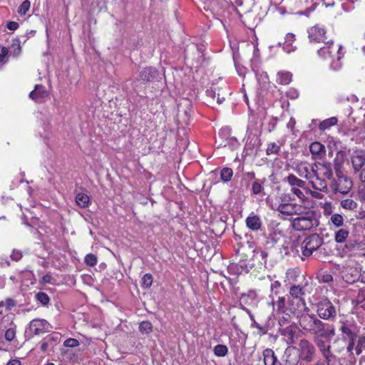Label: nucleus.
<instances>
[{"label": "nucleus", "mask_w": 365, "mask_h": 365, "mask_svg": "<svg viewBox=\"0 0 365 365\" xmlns=\"http://www.w3.org/2000/svg\"><path fill=\"white\" fill-rule=\"evenodd\" d=\"M299 324L304 331L314 335L331 338L336 334L333 325L324 324L314 315L303 314L299 317Z\"/></svg>", "instance_id": "obj_1"}, {"label": "nucleus", "mask_w": 365, "mask_h": 365, "mask_svg": "<svg viewBox=\"0 0 365 365\" xmlns=\"http://www.w3.org/2000/svg\"><path fill=\"white\" fill-rule=\"evenodd\" d=\"M341 48V46L334 45L332 40H329L324 43L323 47L317 51V53L322 58L331 61V67L337 70L341 67V63L339 61L344 56Z\"/></svg>", "instance_id": "obj_2"}, {"label": "nucleus", "mask_w": 365, "mask_h": 365, "mask_svg": "<svg viewBox=\"0 0 365 365\" xmlns=\"http://www.w3.org/2000/svg\"><path fill=\"white\" fill-rule=\"evenodd\" d=\"M302 210V214L292 220L291 226L296 231L303 232L311 230L319 225L316 212L313 210Z\"/></svg>", "instance_id": "obj_3"}, {"label": "nucleus", "mask_w": 365, "mask_h": 365, "mask_svg": "<svg viewBox=\"0 0 365 365\" xmlns=\"http://www.w3.org/2000/svg\"><path fill=\"white\" fill-rule=\"evenodd\" d=\"M323 243V239L318 234H312L302 242L300 248L302 255L309 257L318 250Z\"/></svg>", "instance_id": "obj_4"}, {"label": "nucleus", "mask_w": 365, "mask_h": 365, "mask_svg": "<svg viewBox=\"0 0 365 365\" xmlns=\"http://www.w3.org/2000/svg\"><path fill=\"white\" fill-rule=\"evenodd\" d=\"M299 357L301 361L305 363L312 362L316 355L314 345L306 339H300L298 344Z\"/></svg>", "instance_id": "obj_5"}, {"label": "nucleus", "mask_w": 365, "mask_h": 365, "mask_svg": "<svg viewBox=\"0 0 365 365\" xmlns=\"http://www.w3.org/2000/svg\"><path fill=\"white\" fill-rule=\"evenodd\" d=\"M317 312L321 319H332L336 315V308L327 298H323L317 304Z\"/></svg>", "instance_id": "obj_6"}, {"label": "nucleus", "mask_w": 365, "mask_h": 365, "mask_svg": "<svg viewBox=\"0 0 365 365\" xmlns=\"http://www.w3.org/2000/svg\"><path fill=\"white\" fill-rule=\"evenodd\" d=\"M191 102L188 99H181L178 104L177 118L182 125H187L190 120Z\"/></svg>", "instance_id": "obj_7"}, {"label": "nucleus", "mask_w": 365, "mask_h": 365, "mask_svg": "<svg viewBox=\"0 0 365 365\" xmlns=\"http://www.w3.org/2000/svg\"><path fill=\"white\" fill-rule=\"evenodd\" d=\"M352 186L353 182L350 178L345 175H339L332 185V189L335 193L339 192L343 195H346L349 192Z\"/></svg>", "instance_id": "obj_8"}, {"label": "nucleus", "mask_w": 365, "mask_h": 365, "mask_svg": "<svg viewBox=\"0 0 365 365\" xmlns=\"http://www.w3.org/2000/svg\"><path fill=\"white\" fill-rule=\"evenodd\" d=\"M322 337V336L315 335L313 341L323 357L329 363L334 356L331 351L330 343L324 341Z\"/></svg>", "instance_id": "obj_9"}, {"label": "nucleus", "mask_w": 365, "mask_h": 365, "mask_svg": "<svg viewBox=\"0 0 365 365\" xmlns=\"http://www.w3.org/2000/svg\"><path fill=\"white\" fill-rule=\"evenodd\" d=\"M305 210V207L296 203H286L284 202H280L277 208L280 214L287 216L302 214V210Z\"/></svg>", "instance_id": "obj_10"}, {"label": "nucleus", "mask_w": 365, "mask_h": 365, "mask_svg": "<svg viewBox=\"0 0 365 365\" xmlns=\"http://www.w3.org/2000/svg\"><path fill=\"white\" fill-rule=\"evenodd\" d=\"M326 33L324 27L315 25L308 30L309 41L312 43H325L327 39Z\"/></svg>", "instance_id": "obj_11"}, {"label": "nucleus", "mask_w": 365, "mask_h": 365, "mask_svg": "<svg viewBox=\"0 0 365 365\" xmlns=\"http://www.w3.org/2000/svg\"><path fill=\"white\" fill-rule=\"evenodd\" d=\"M50 328V324L44 319H36L32 320L29 324L30 331L36 335L49 331Z\"/></svg>", "instance_id": "obj_12"}, {"label": "nucleus", "mask_w": 365, "mask_h": 365, "mask_svg": "<svg viewBox=\"0 0 365 365\" xmlns=\"http://www.w3.org/2000/svg\"><path fill=\"white\" fill-rule=\"evenodd\" d=\"M314 168H312L313 175H318L319 176L331 180L333 178V172L330 163H320L314 165Z\"/></svg>", "instance_id": "obj_13"}, {"label": "nucleus", "mask_w": 365, "mask_h": 365, "mask_svg": "<svg viewBox=\"0 0 365 365\" xmlns=\"http://www.w3.org/2000/svg\"><path fill=\"white\" fill-rule=\"evenodd\" d=\"M157 75V71L151 67H148L143 68L139 76V79L137 80V81H135L134 83L135 84L134 86L137 87V82L140 81L142 83H147L153 81Z\"/></svg>", "instance_id": "obj_14"}, {"label": "nucleus", "mask_w": 365, "mask_h": 365, "mask_svg": "<svg viewBox=\"0 0 365 365\" xmlns=\"http://www.w3.org/2000/svg\"><path fill=\"white\" fill-rule=\"evenodd\" d=\"M312 168H314V166L310 165L307 162H301L296 165L295 171L300 177L311 179L313 175Z\"/></svg>", "instance_id": "obj_15"}, {"label": "nucleus", "mask_w": 365, "mask_h": 365, "mask_svg": "<svg viewBox=\"0 0 365 365\" xmlns=\"http://www.w3.org/2000/svg\"><path fill=\"white\" fill-rule=\"evenodd\" d=\"M48 96V91L42 85H36L29 94V97L36 102H42Z\"/></svg>", "instance_id": "obj_16"}, {"label": "nucleus", "mask_w": 365, "mask_h": 365, "mask_svg": "<svg viewBox=\"0 0 365 365\" xmlns=\"http://www.w3.org/2000/svg\"><path fill=\"white\" fill-rule=\"evenodd\" d=\"M354 173H358L365 165V154L360 152L353 155L351 158Z\"/></svg>", "instance_id": "obj_17"}, {"label": "nucleus", "mask_w": 365, "mask_h": 365, "mask_svg": "<svg viewBox=\"0 0 365 365\" xmlns=\"http://www.w3.org/2000/svg\"><path fill=\"white\" fill-rule=\"evenodd\" d=\"M289 294L293 298L299 299V302H300V304L298 305L299 307L301 306L302 308L305 309L306 303L304 299L302 298L304 294V292L302 287L299 285H294L291 287Z\"/></svg>", "instance_id": "obj_18"}, {"label": "nucleus", "mask_w": 365, "mask_h": 365, "mask_svg": "<svg viewBox=\"0 0 365 365\" xmlns=\"http://www.w3.org/2000/svg\"><path fill=\"white\" fill-rule=\"evenodd\" d=\"M246 225L250 230L256 231L260 229L262 221L259 216L252 212L246 219Z\"/></svg>", "instance_id": "obj_19"}, {"label": "nucleus", "mask_w": 365, "mask_h": 365, "mask_svg": "<svg viewBox=\"0 0 365 365\" xmlns=\"http://www.w3.org/2000/svg\"><path fill=\"white\" fill-rule=\"evenodd\" d=\"M279 331L282 335L286 337V340L288 344H292L294 343L295 328L293 325H288L287 327L279 328Z\"/></svg>", "instance_id": "obj_20"}, {"label": "nucleus", "mask_w": 365, "mask_h": 365, "mask_svg": "<svg viewBox=\"0 0 365 365\" xmlns=\"http://www.w3.org/2000/svg\"><path fill=\"white\" fill-rule=\"evenodd\" d=\"M313 176L315 177V179L310 182L312 187L320 192H327V183L325 179L319 176L318 175H313Z\"/></svg>", "instance_id": "obj_21"}, {"label": "nucleus", "mask_w": 365, "mask_h": 365, "mask_svg": "<svg viewBox=\"0 0 365 365\" xmlns=\"http://www.w3.org/2000/svg\"><path fill=\"white\" fill-rule=\"evenodd\" d=\"M264 365H282L274 355V351L267 349L263 352Z\"/></svg>", "instance_id": "obj_22"}, {"label": "nucleus", "mask_w": 365, "mask_h": 365, "mask_svg": "<svg viewBox=\"0 0 365 365\" xmlns=\"http://www.w3.org/2000/svg\"><path fill=\"white\" fill-rule=\"evenodd\" d=\"M340 327L339 329L341 332L342 338L346 340L348 339L356 338V334L352 331L350 326L348 324L347 322H345L342 320L339 321Z\"/></svg>", "instance_id": "obj_23"}, {"label": "nucleus", "mask_w": 365, "mask_h": 365, "mask_svg": "<svg viewBox=\"0 0 365 365\" xmlns=\"http://www.w3.org/2000/svg\"><path fill=\"white\" fill-rule=\"evenodd\" d=\"M300 360L299 355L292 353L290 349H286L284 353V365H297Z\"/></svg>", "instance_id": "obj_24"}, {"label": "nucleus", "mask_w": 365, "mask_h": 365, "mask_svg": "<svg viewBox=\"0 0 365 365\" xmlns=\"http://www.w3.org/2000/svg\"><path fill=\"white\" fill-rule=\"evenodd\" d=\"M292 75L289 71H279L277 74V82L281 85H287L292 81Z\"/></svg>", "instance_id": "obj_25"}, {"label": "nucleus", "mask_w": 365, "mask_h": 365, "mask_svg": "<svg viewBox=\"0 0 365 365\" xmlns=\"http://www.w3.org/2000/svg\"><path fill=\"white\" fill-rule=\"evenodd\" d=\"M292 187H304L306 182L298 178L293 174L289 175L285 180Z\"/></svg>", "instance_id": "obj_26"}, {"label": "nucleus", "mask_w": 365, "mask_h": 365, "mask_svg": "<svg viewBox=\"0 0 365 365\" xmlns=\"http://www.w3.org/2000/svg\"><path fill=\"white\" fill-rule=\"evenodd\" d=\"M206 94L207 96L212 98V99L216 98L217 102L219 104H221L225 100V97L221 96V94L220 93V88L218 87H214L207 90Z\"/></svg>", "instance_id": "obj_27"}, {"label": "nucleus", "mask_w": 365, "mask_h": 365, "mask_svg": "<svg viewBox=\"0 0 365 365\" xmlns=\"http://www.w3.org/2000/svg\"><path fill=\"white\" fill-rule=\"evenodd\" d=\"M309 150L312 155H320L325 153V147L319 142H314L311 143Z\"/></svg>", "instance_id": "obj_28"}, {"label": "nucleus", "mask_w": 365, "mask_h": 365, "mask_svg": "<svg viewBox=\"0 0 365 365\" xmlns=\"http://www.w3.org/2000/svg\"><path fill=\"white\" fill-rule=\"evenodd\" d=\"M76 202L80 207L84 208L88 206L90 199L86 194L78 193L76 196Z\"/></svg>", "instance_id": "obj_29"}, {"label": "nucleus", "mask_w": 365, "mask_h": 365, "mask_svg": "<svg viewBox=\"0 0 365 365\" xmlns=\"http://www.w3.org/2000/svg\"><path fill=\"white\" fill-rule=\"evenodd\" d=\"M340 204L344 210H354L357 208V202L351 198L343 200Z\"/></svg>", "instance_id": "obj_30"}, {"label": "nucleus", "mask_w": 365, "mask_h": 365, "mask_svg": "<svg viewBox=\"0 0 365 365\" xmlns=\"http://www.w3.org/2000/svg\"><path fill=\"white\" fill-rule=\"evenodd\" d=\"M349 235V232L346 229H340L336 232L334 240L338 243L344 242Z\"/></svg>", "instance_id": "obj_31"}, {"label": "nucleus", "mask_w": 365, "mask_h": 365, "mask_svg": "<svg viewBox=\"0 0 365 365\" xmlns=\"http://www.w3.org/2000/svg\"><path fill=\"white\" fill-rule=\"evenodd\" d=\"M278 324L280 328L292 325V316L289 313L283 312L282 316L279 318Z\"/></svg>", "instance_id": "obj_32"}, {"label": "nucleus", "mask_w": 365, "mask_h": 365, "mask_svg": "<svg viewBox=\"0 0 365 365\" xmlns=\"http://www.w3.org/2000/svg\"><path fill=\"white\" fill-rule=\"evenodd\" d=\"M337 118L336 117H331L327 118L322 122L320 123L319 128L321 130H325L330 127L336 125L337 123Z\"/></svg>", "instance_id": "obj_33"}, {"label": "nucleus", "mask_w": 365, "mask_h": 365, "mask_svg": "<svg viewBox=\"0 0 365 365\" xmlns=\"http://www.w3.org/2000/svg\"><path fill=\"white\" fill-rule=\"evenodd\" d=\"M9 50L10 54L13 56H19L21 52V46L20 41L19 40L14 41Z\"/></svg>", "instance_id": "obj_34"}, {"label": "nucleus", "mask_w": 365, "mask_h": 365, "mask_svg": "<svg viewBox=\"0 0 365 365\" xmlns=\"http://www.w3.org/2000/svg\"><path fill=\"white\" fill-rule=\"evenodd\" d=\"M248 252L250 255L253 254V257H256L257 259H261L262 260H263V262L259 261L261 264L266 262L265 259L267 257V253L265 251L261 250H251L250 249H249Z\"/></svg>", "instance_id": "obj_35"}, {"label": "nucleus", "mask_w": 365, "mask_h": 365, "mask_svg": "<svg viewBox=\"0 0 365 365\" xmlns=\"http://www.w3.org/2000/svg\"><path fill=\"white\" fill-rule=\"evenodd\" d=\"M214 354L217 356H225V355H227V352H228V349L227 347V346L225 345H223V344H217V346H215L214 347Z\"/></svg>", "instance_id": "obj_36"}, {"label": "nucleus", "mask_w": 365, "mask_h": 365, "mask_svg": "<svg viewBox=\"0 0 365 365\" xmlns=\"http://www.w3.org/2000/svg\"><path fill=\"white\" fill-rule=\"evenodd\" d=\"M36 299L42 305H47L50 302V298L47 294L44 292H38L35 295Z\"/></svg>", "instance_id": "obj_37"}, {"label": "nucleus", "mask_w": 365, "mask_h": 365, "mask_svg": "<svg viewBox=\"0 0 365 365\" xmlns=\"http://www.w3.org/2000/svg\"><path fill=\"white\" fill-rule=\"evenodd\" d=\"M365 348V336H359L355 347V354L359 355L362 352V349Z\"/></svg>", "instance_id": "obj_38"}, {"label": "nucleus", "mask_w": 365, "mask_h": 365, "mask_svg": "<svg viewBox=\"0 0 365 365\" xmlns=\"http://www.w3.org/2000/svg\"><path fill=\"white\" fill-rule=\"evenodd\" d=\"M330 221L337 227H341L344 225V217L339 214H333L331 216Z\"/></svg>", "instance_id": "obj_39"}, {"label": "nucleus", "mask_w": 365, "mask_h": 365, "mask_svg": "<svg viewBox=\"0 0 365 365\" xmlns=\"http://www.w3.org/2000/svg\"><path fill=\"white\" fill-rule=\"evenodd\" d=\"M232 170L229 168H224L220 172V177L222 181L228 182L232 176Z\"/></svg>", "instance_id": "obj_40"}, {"label": "nucleus", "mask_w": 365, "mask_h": 365, "mask_svg": "<svg viewBox=\"0 0 365 365\" xmlns=\"http://www.w3.org/2000/svg\"><path fill=\"white\" fill-rule=\"evenodd\" d=\"M280 151V145L277 144L276 143H271L268 145L266 153L267 155H269L272 154H278Z\"/></svg>", "instance_id": "obj_41"}, {"label": "nucleus", "mask_w": 365, "mask_h": 365, "mask_svg": "<svg viewBox=\"0 0 365 365\" xmlns=\"http://www.w3.org/2000/svg\"><path fill=\"white\" fill-rule=\"evenodd\" d=\"M31 7V2L29 0H25L22 2L20 6L18 9V13L21 16H24L29 10Z\"/></svg>", "instance_id": "obj_42"}, {"label": "nucleus", "mask_w": 365, "mask_h": 365, "mask_svg": "<svg viewBox=\"0 0 365 365\" xmlns=\"http://www.w3.org/2000/svg\"><path fill=\"white\" fill-rule=\"evenodd\" d=\"M152 324L148 321L141 322L139 326V329L143 334H149L152 331Z\"/></svg>", "instance_id": "obj_43"}, {"label": "nucleus", "mask_w": 365, "mask_h": 365, "mask_svg": "<svg viewBox=\"0 0 365 365\" xmlns=\"http://www.w3.org/2000/svg\"><path fill=\"white\" fill-rule=\"evenodd\" d=\"M53 341H54V338L51 336H48L47 337H46L42 341H41V349L43 351H46L48 349L49 346H51L52 345V342Z\"/></svg>", "instance_id": "obj_44"}, {"label": "nucleus", "mask_w": 365, "mask_h": 365, "mask_svg": "<svg viewBox=\"0 0 365 365\" xmlns=\"http://www.w3.org/2000/svg\"><path fill=\"white\" fill-rule=\"evenodd\" d=\"M153 284V276L150 274H145L142 278V286L144 288H149Z\"/></svg>", "instance_id": "obj_45"}, {"label": "nucleus", "mask_w": 365, "mask_h": 365, "mask_svg": "<svg viewBox=\"0 0 365 365\" xmlns=\"http://www.w3.org/2000/svg\"><path fill=\"white\" fill-rule=\"evenodd\" d=\"M9 53V50L6 47H2L1 51L0 53V63L5 64L8 61V55Z\"/></svg>", "instance_id": "obj_46"}, {"label": "nucleus", "mask_w": 365, "mask_h": 365, "mask_svg": "<svg viewBox=\"0 0 365 365\" xmlns=\"http://www.w3.org/2000/svg\"><path fill=\"white\" fill-rule=\"evenodd\" d=\"M263 182H259L258 181H255L252 183V192L254 195H258L263 190V187L262 185Z\"/></svg>", "instance_id": "obj_47"}, {"label": "nucleus", "mask_w": 365, "mask_h": 365, "mask_svg": "<svg viewBox=\"0 0 365 365\" xmlns=\"http://www.w3.org/2000/svg\"><path fill=\"white\" fill-rule=\"evenodd\" d=\"M85 262L89 266H94L97 263V257L93 254H88L85 257Z\"/></svg>", "instance_id": "obj_48"}, {"label": "nucleus", "mask_w": 365, "mask_h": 365, "mask_svg": "<svg viewBox=\"0 0 365 365\" xmlns=\"http://www.w3.org/2000/svg\"><path fill=\"white\" fill-rule=\"evenodd\" d=\"M300 187H292L291 191L293 194H294L299 199L304 201L306 199V197L303 192L299 189Z\"/></svg>", "instance_id": "obj_49"}, {"label": "nucleus", "mask_w": 365, "mask_h": 365, "mask_svg": "<svg viewBox=\"0 0 365 365\" xmlns=\"http://www.w3.org/2000/svg\"><path fill=\"white\" fill-rule=\"evenodd\" d=\"M63 344L65 346H67V347H76V346H78L79 342L76 339L70 338V339H66L64 341Z\"/></svg>", "instance_id": "obj_50"}, {"label": "nucleus", "mask_w": 365, "mask_h": 365, "mask_svg": "<svg viewBox=\"0 0 365 365\" xmlns=\"http://www.w3.org/2000/svg\"><path fill=\"white\" fill-rule=\"evenodd\" d=\"M16 332L14 329H8L5 333V338L6 340L11 341L15 337Z\"/></svg>", "instance_id": "obj_51"}, {"label": "nucleus", "mask_w": 365, "mask_h": 365, "mask_svg": "<svg viewBox=\"0 0 365 365\" xmlns=\"http://www.w3.org/2000/svg\"><path fill=\"white\" fill-rule=\"evenodd\" d=\"M332 276L327 272H323L320 275V279L323 282H329L332 281Z\"/></svg>", "instance_id": "obj_52"}, {"label": "nucleus", "mask_w": 365, "mask_h": 365, "mask_svg": "<svg viewBox=\"0 0 365 365\" xmlns=\"http://www.w3.org/2000/svg\"><path fill=\"white\" fill-rule=\"evenodd\" d=\"M357 300L359 302H365V287H362L359 290Z\"/></svg>", "instance_id": "obj_53"}, {"label": "nucleus", "mask_w": 365, "mask_h": 365, "mask_svg": "<svg viewBox=\"0 0 365 365\" xmlns=\"http://www.w3.org/2000/svg\"><path fill=\"white\" fill-rule=\"evenodd\" d=\"M285 299L284 297H279L278 300L276 302V306L278 310H281L284 307Z\"/></svg>", "instance_id": "obj_54"}, {"label": "nucleus", "mask_w": 365, "mask_h": 365, "mask_svg": "<svg viewBox=\"0 0 365 365\" xmlns=\"http://www.w3.org/2000/svg\"><path fill=\"white\" fill-rule=\"evenodd\" d=\"M355 339L356 338L348 339L349 344H348V345L346 346V349H347V351L350 352L351 354H353L352 351L354 349L355 350V348H354V345H355L354 341H355Z\"/></svg>", "instance_id": "obj_55"}, {"label": "nucleus", "mask_w": 365, "mask_h": 365, "mask_svg": "<svg viewBox=\"0 0 365 365\" xmlns=\"http://www.w3.org/2000/svg\"><path fill=\"white\" fill-rule=\"evenodd\" d=\"M19 26V24L16 21H9L6 24V28L11 31H16Z\"/></svg>", "instance_id": "obj_56"}, {"label": "nucleus", "mask_w": 365, "mask_h": 365, "mask_svg": "<svg viewBox=\"0 0 365 365\" xmlns=\"http://www.w3.org/2000/svg\"><path fill=\"white\" fill-rule=\"evenodd\" d=\"M21 257H22L21 252H20L19 251H16V250H14L11 255V257L12 258V259H14L15 261L19 260L21 258Z\"/></svg>", "instance_id": "obj_57"}, {"label": "nucleus", "mask_w": 365, "mask_h": 365, "mask_svg": "<svg viewBox=\"0 0 365 365\" xmlns=\"http://www.w3.org/2000/svg\"><path fill=\"white\" fill-rule=\"evenodd\" d=\"M280 286H281V284H280L279 282L274 281L271 284V290H272V292H274L275 294H277V289L280 287Z\"/></svg>", "instance_id": "obj_58"}, {"label": "nucleus", "mask_w": 365, "mask_h": 365, "mask_svg": "<svg viewBox=\"0 0 365 365\" xmlns=\"http://www.w3.org/2000/svg\"><path fill=\"white\" fill-rule=\"evenodd\" d=\"M359 173V179L361 182H365V167L362 168Z\"/></svg>", "instance_id": "obj_59"}, {"label": "nucleus", "mask_w": 365, "mask_h": 365, "mask_svg": "<svg viewBox=\"0 0 365 365\" xmlns=\"http://www.w3.org/2000/svg\"><path fill=\"white\" fill-rule=\"evenodd\" d=\"M294 40V35L292 34H287L285 37V42L290 44Z\"/></svg>", "instance_id": "obj_60"}, {"label": "nucleus", "mask_w": 365, "mask_h": 365, "mask_svg": "<svg viewBox=\"0 0 365 365\" xmlns=\"http://www.w3.org/2000/svg\"><path fill=\"white\" fill-rule=\"evenodd\" d=\"M310 194L313 197H315L317 199H322L324 197V195L322 193L317 191H311Z\"/></svg>", "instance_id": "obj_61"}, {"label": "nucleus", "mask_w": 365, "mask_h": 365, "mask_svg": "<svg viewBox=\"0 0 365 365\" xmlns=\"http://www.w3.org/2000/svg\"><path fill=\"white\" fill-rule=\"evenodd\" d=\"M344 278L346 282L352 283L355 282L356 279L357 278V276H356V277H353V276L349 277V274H345Z\"/></svg>", "instance_id": "obj_62"}, {"label": "nucleus", "mask_w": 365, "mask_h": 365, "mask_svg": "<svg viewBox=\"0 0 365 365\" xmlns=\"http://www.w3.org/2000/svg\"><path fill=\"white\" fill-rule=\"evenodd\" d=\"M6 365H21V361L19 359L10 360Z\"/></svg>", "instance_id": "obj_63"}, {"label": "nucleus", "mask_w": 365, "mask_h": 365, "mask_svg": "<svg viewBox=\"0 0 365 365\" xmlns=\"http://www.w3.org/2000/svg\"><path fill=\"white\" fill-rule=\"evenodd\" d=\"M51 276L49 274H46L43 277L42 280L44 283H51Z\"/></svg>", "instance_id": "obj_64"}]
</instances>
